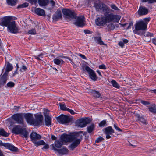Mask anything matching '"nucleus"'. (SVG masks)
I'll list each match as a JSON object with an SVG mask.
<instances>
[{
  "label": "nucleus",
  "instance_id": "a878e982",
  "mask_svg": "<svg viewBox=\"0 0 156 156\" xmlns=\"http://www.w3.org/2000/svg\"><path fill=\"white\" fill-rule=\"evenodd\" d=\"M45 117V125L48 126L51 125V117L45 112L44 113Z\"/></svg>",
  "mask_w": 156,
  "mask_h": 156
},
{
  "label": "nucleus",
  "instance_id": "79ce46f5",
  "mask_svg": "<svg viewBox=\"0 0 156 156\" xmlns=\"http://www.w3.org/2000/svg\"><path fill=\"white\" fill-rule=\"evenodd\" d=\"M60 108L61 110L64 111H67V108L65 104H62L61 103L59 104Z\"/></svg>",
  "mask_w": 156,
  "mask_h": 156
},
{
  "label": "nucleus",
  "instance_id": "c85d7f7f",
  "mask_svg": "<svg viewBox=\"0 0 156 156\" xmlns=\"http://www.w3.org/2000/svg\"><path fill=\"white\" fill-rule=\"evenodd\" d=\"M13 68V67L12 64L8 62L5 68V71L4 73L8 75L9 72L11 71Z\"/></svg>",
  "mask_w": 156,
  "mask_h": 156
},
{
  "label": "nucleus",
  "instance_id": "ddd939ff",
  "mask_svg": "<svg viewBox=\"0 0 156 156\" xmlns=\"http://www.w3.org/2000/svg\"><path fill=\"white\" fill-rule=\"evenodd\" d=\"M7 27L9 31L12 33H16L19 30L18 28L16 26L14 21H12Z\"/></svg>",
  "mask_w": 156,
  "mask_h": 156
},
{
  "label": "nucleus",
  "instance_id": "a19ab883",
  "mask_svg": "<svg viewBox=\"0 0 156 156\" xmlns=\"http://www.w3.org/2000/svg\"><path fill=\"white\" fill-rule=\"evenodd\" d=\"M51 68L48 70V72L50 74L55 73L57 71V69L55 68L52 67L51 66H50Z\"/></svg>",
  "mask_w": 156,
  "mask_h": 156
},
{
  "label": "nucleus",
  "instance_id": "e2e57ef3",
  "mask_svg": "<svg viewBox=\"0 0 156 156\" xmlns=\"http://www.w3.org/2000/svg\"><path fill=\"white\" fill-rule=\"evenodd\" d=\"M143 2H148L149 3L151 4L152 0H141Z\"/></svg>",
  "mask_w": 156,
  "mask_h": 156
},
{
  "label": "nucleus",
  "instance_id": "6ab92c4d",
  "mask_svg": "<svg viewBox=\"0 0 156 156\" xmlns=\"http://www.w3.org/2000/svg\"><path fill=\"white\" fill-rule=\"evenodd\" d=\"M61 140L63 143H66L72 141L71 135L66 134H62L60 137Z\"/></svg>",
  "mask_w": 156,
  "mask_h": 156
},
{
  "label": "nucleus",
  "instance_id": "58836bf2",
  "mask_svg": "<svg viewBox=\"0 0 156 156\" xmlns=\"http://www.w3.org/2000/svg\"><path fill=\"white\" fill-rule=\"evenodd\" d=\"M115 28L114 24L112 23H110L108 24L107 26V29L108 30H113Z\"/></svg>",
  "mask_w": 156,
  "mask_h": 156
},
{
  "label": "nucleus",
  "instance_id": "7ed1b4c3",
  "mask_svg": "<svg viewBox=\"0 0 156 156\" xmlns=\"http://www.w3.org/2000/svg\"><path fill=\"white\" fill-rule=\"evenodd\" d=\"M12 132L15 134H22L26 138L28 136V133L25 128H23L21 126L17 125L15 126L12 130Z\"/></svg>",
  "mask_w": 156,
  "mask_h": 156
},
{
  "label": "nucleus",
  "instance_id": "864d4df0",
  "mask_svg": "<svg viewBox=\"0 0 156 156\" xmlns=\"http://www.w3.org/2000/svg\"><path fill=\"white\" fill-rule=\"evenodd\" d=\"M27 69V67L24 65H23L22 67L20 68V70L23 72V71H26Z\"/></svg>",
  "mask_w": 156,
  "mask_h": 156
},
{
  "label": "nucleus",
  "instance_id": "bf43d9fd",
  "mask_svg": "<svg viewBox=\"0 0 156 156\" xmlns=\"http://www.w3.org/2000/svg\"><path fill=\"white\" fill-rule=\"evenodd\" d=\"M99 68L101 69H106V68L105 65L102 64L99 66Z\"/></svg>",
  "mask_w": 156,
  "mask_h": 156
},
{
  "label": "nucleus",
  "instance_id": "338daca9",
  "mask_svg": "<svg viewBox=\"0 0 156 156\" xmlns=\"http://www.w3.org/2000/svg\"><path fill=\"white\" fill-rule=\"evenodd\" d=\"M119 45L121 47H123L124 45V43L123 42L120 41L119 43Z\"/></svg>",
  "mask_w": 156,
  "mask_h": 156
},
{
  "label": "nucleus",
  "instance_id": "052dcab7",
  "mask_svg": "<svg viewBox=\"0 0 156 156\" xmlns=\"http://www.w3.org/2000/svg\"><path fill=\"white\" fill-rule=\"evenodd\" d=\"M67 111L69 112L72 115L74 114L75 113L73 110L70 109L69 108L67 109Z\"/></svg>",
  "mask_w": 156,
  "mask_h": 156
},
{
  "label": "nucleus",
  "instance_id": "2eb2a0df",
  "mask_svg": "<svg viewBox=\"0 0 156 156\" xmlns=\"http://www.w3.org/2000/svg\"><path fill=\"white\" fill-rule=\"evenodd\" d=\"M76 19L74 23V24L76 26L79 27H82L84 25V17L83 16L76 17Z\"/></svg>",
  "mask_w": 156,
  "mask_h": 156
},
{
  "label": "nucleus",
  "instance_id": "ea45409f",
  "mask_svg": "<svg viewBox=\"0 0 156 156\" xmlns=\"http://www.w3.org/2000/svg\"><path fill=\"white\" fill-rule=\"evenodd\" d=\"M44 55L43 53H41L38 56H34L35 58L38 60H42L43 58V55Z\"/></svg>",
  "mask_w": 156,
  "mask_h": 156
},
{
  "label": "nucleus",
  "instance_id": "6e6552de",
  "mask_svg": "<svg viewBox=\"0 0 156 156\" xmlns=\"http://www.w3.org/2000/svg\"><path fill=\"white\" fill-rule=\"evenodd\" d=\"M91 120L88 118H81L77 120L76 125L81 128L85 127L87 124L90 123Z\"/></svg>",
  "mask_w": 156,
  "mask_h": 156
},
{
  "label": "nucleus",
  "instance_id": "aec40b11",
  "mask_svg": "<svg viewBox=\"0 0 156 156\" xmlns=\"http://www.w3.org/2000/svg\"><path fill=\"white\" fill-rule=\"evenodd\" d=\"M83 131H80L78 132H76L73 135H72L71 137L72 139V141L76 140V139H82L83 138V135H80V133H82Z\"/></svg>",
  "mask_w": 156,
  "mask_h": 156
},
{
  "label": "nucleus",
  "instance_id": "f704fd0d",
  "mask_svg": "<svg viewBox=\"0 0 156 156\" xmlns=\"http://www.w3.org/2000/svg\"><path fill=\"white\" fill-rule=\"evenodd\" d=\"M33 143L36 147L41 145H44L45 144V143L44 141L42 140H41L39 141L37 140Z\"/></svg>",
  "mask_w": 156,
  "mask_h": 156
},
{
  "label": "nucleus",
  "instance_id": "72a5a7b5",
  "mask_svg": "<svg viewBox=\"0 0 156 156\" xmlns=\"http://www.w3.org/2000/svg\"><path fill=\"white\" fill-rule=\"evenodd\" d=\"M95 128V125L93 123L87 127V131L88 133H90L94 130Z\"/></svg>",
  "mask_w": 156,
  "mask_h": 156
},
{
  "label": "nucleus",
  "instance_id": "dca6fc26",
  "mask_svg": "<svg viewBox=\"0 0 156 156\" xmlns=\"http://www.w3.org/2000/svg\"><path fill=\"white\" fill-rule=\"evenodd\" d=\"M52 147V149L54 150L56 152H58L59 154L62 155L66 154L68 152V149L66 148L63 147L61 149H57L54 147V144H52L51 145Z\"/></svg>",
  "mask_w": 156,
  "mask_h": 156
},
{
  "label": "nucleus",
  "instance_id": "1a4fd4ad",
  "mask_svg": "<svg viewBox=\"0 0 156 156\" xmlns=\"http://www.w3.org/2000/svg\"><path fill=\"white\" fill-rule=\"evenodd\" d=\"M94 6L97 11H99L100 10H101L103 12H104L109 7L100 1L95 2Z\"/></svg>",
  "mask_w": 156,
  "mask_h": 156
},
{
  "label": "nucleus",
  "instance_id": "a211bd4d",
  "mask_svg": "<svg viewBox=\"0 0 156 156\" xmlns=\"http://www.w3.org/2000/svg\"><path fill=\"white\" fill-rule=\"evenodd\" d=\"M23 115L27 122L30 125H33L34 119L33 114L28 113L23 114Z\"/></svg>",
  "mask_w": 156,
  "mask_h": 156
},
{
  "label": "nucleus",
  "instance_id": "c756f323",
  "mask_svg": "<svg viewBox=\"0 0 156 156\" xmlns=\"http://www.w3.org/2000/svg\"><path fill=\"white\" fill-rule=\"evenodd\" d=\"M38 3L41 6H45L48 5L49 0H38Z\"/></svg>",
  "mask_w": 156,
  "mask_h": 156
},
{
  "label": "nucleus",
  "instance_id": "412c9836",
  "mask_svg": "<svg viewBox=\"0 0 156 156\" xmlns=\"http://www.w3.org/2000/svg\"><path fill=\"white\" fill-rule=\"evenodd\" d=\"M96 24L99 26H102L104 25L107 23L105 18L104 17L101 18H97L95 20Z\"/></svg>",
  "mask_w": 156,
  "mask_h": 156
},
{
  "label": "nucleus",
  "instance_id": "3c124183",
  "mask_svg": "<svg viewBox=\"0 0 156 156\" xmlns=\"http://www.w3.org/2000/svg\"><path fill=\"white\" fill-rule=\"evenodd\" d=\"M104 139L101 136H100V137L97 138L95 140V142L97 143H98L101 142L102 141L104 140Z\"/></svg>",
  "mask_w": 156,
  "mask_h": 156
},
{
  "label": "nucleus",
  "instance_id": "f3484780",
  "mask_svg": "<svg viewBox=\"0 0 156 156\" xmlns=\"http://www.w3.org/2000/svg\"><path fill=\"white\" fill-rule=\"evenodd\" d=\"M62 17L61 11L58 9L53 15V20L54 21H56L59 20H62Z\"/></svg>",
  "mask_w": 156,
  "mask_h": 156
},
{
  "label": "nucleus",
  "instance_id": "4d7b16f0",
  "mask_svg": "<svg viewBox=\"0 0 156 156\" xmlns=\"http://www.w3.org/2000/svg\"><path fill=\"white\" fill-rule=\"evenodd\" d=\"M28 2L29 3H31L32 4H35L37 0H27Z\"/></svg>",
  "mask_w": 156,
  "mask_h": 156
},
{
  "label": "nucleus",
  "instance_id": "6e6d98bb",
  "mask_svg": "<svg viewBox=\"0 0 156 156\" xmlns=\"http://www.w3.org/2000/svg\"><path fill=\"white\" fill-rule=\"evenodd\" d=\"M141 103L143 105H147L150 104V103L149 102L146 101H145L141 100Z\"/></svg>",
  "mask_w": 156,
  "mask_h": 156
},
{
  "label": "nucleus",
  "instance_id": "0eeeda50",
  "mask_svg": "<svg viewBox=\"0 0 156 156\" xmlns=\"http://www.w3.org/2000/svg\"><path fill=\"white\" fill-rule=\"evenodd\" d=\"M34 116L35 119H34L33 125L37 126L42 125L44 118L43 115L39 114H36L34 115Z\"/></svg>",
  "mask_w": 156,
  "mask_h": 156
},
{
  "label": "nucleus",
  "instance_id": "473e14b6",
  "mask_svg": "<svg viewBox=\"0 0 156 156\" xmlns=\"http://www.w3.org/2000/svg\"><path fill=\"white\" fill-rule=\"evenodd\" d=\"M95 41L100 45H105V44L102 41L101 37H94Z\"/></svg>",
  "mask_w": 156,
  "mask_h": 156
},
{
  "label": "nucleus",
  "instance_id": "69168bd1",
  "mask_svg": "<svg viewBox=\"0 0 156 156\" xmlns=\"http://www.w3.org/2000/svg\"><path fill=\"white\" fill-rule=\"evenodd\" d=\"M133 26V23L131 22L129 23V25L127 28V29H128L131 28V27Z\"/></svg>",
  "mask_w": 156,
  "mask_h": 156
},
{
  "label": "nucleus",
  "instance_id": "680f3d73",
  "mask_svg": "<svg viewBox=\"0 0 156 156\" xmlns=\"http://www.w3.org/2000/svg\"><path fill=\"white\" fill-rule=\"evenodd\" d=\"M78 55L84 59H87L86 57L83 55H82L81 54H79Z\"/></svg>",
  "mask_w": 156,
  "mask_h": 156
},
{
  "label": "nucleus",
  "instance_id": "5fc2aeb1",
  "mask_svg": "<svg viewBox=\"0 0 156 156\" xmlns=\"http://www.w3.org/2000/svg\"><path fill=\"white\" fill-rule=\"evenodd\" d=\"M153 35L154 34L153 33H151L149 32H147L145 36L147 37H151L153 36Z\"/></svg>",
  "mask_w": 156,
  "mask_h": 156
},
{
  "label": "nucleus",
  "instance_id": "4c0bfd02",
  "mask_svg": "<svg viewBox=\"0 0 156 156\" xmlns=\"http://www.w3.org/2000/svg\"><path fill=\"white\" fill-rule=\"evenodd\" d=\"M111 82L112 84L114 87L117 88H119L120 86L116 81L113 80L111 81Z\"/></svg>",
  "mask_w": 156,
  "mask_h": 156
},
{
  "label": "nucleus",
  "instance_id": "f8f14e48",
  "mask_svg": "<svg viewBox=\"0 0 156 156\" xmlns=\"http://www.w3.org/2000/svg\"><path fill=\"white\" fill-rule=\"evenodd\" d=\"M3 146L6 148L10 150L13 152H16L18 151L17 148L15 147L11 144L9 143H3L0 140V146Z\"/></svg>",
  "mask_w": 156,
  "mask_h": 156
},
{
  "label": "nucleus",
  "instance_id": "2f4dec72",
  "mask_svg": "<svg viewBox=\"0 0 156 156\" xmlns=\"http://www.w3.org/2000/svg\"><path fill=\"white\" fill-rule=\"evenodd\" d=\"M91 94L92 96L95 98H98L101 96V94L100 93L97 91L96 90H92L91 92Z\"/></svg>",
  "mask_w": 156,
  "mask_h": 156
},
{
  "label": "nucleus",
  "instance_id": "393cba45",
  "mask_svg": "<svg viewBox=\"0 0 156 156\" xmlns=\"http://www.w3.org/2000/svg\"><path fill=\"white\" fill-rule=\"evenodd\" d=\"M8 75L5 73L2 76H0V85L3 86L6 83L7 80Z\"/></svg>",
  "mask_w": 156,
  "mask_h": 156
},
{
  "label": "nucleus",
  "instance_id": "0e129e2a",
  "mask_svg": "<svg viewBox=\"0 0 156 156\" xmlns=\"http://www.w3.org/2000/svg\"><path fill=\"white\" fill-rule=\"evenodd\" d=\"M84 32L86 34H90L91 33V32L88 30H84Z\"/></svg>",
  "mask_w": 156,
  "mask_h": 156
},
{
  "label": "nucleus",
  "instance_id": "5701e85b",
  "mask_svg": "<svg viewBox=\"0 0 156 156\" xmlns=\"http://www.w3.org/2000/svg\"><path fill=\"white\" fill-rule=\"evenodd\" d=\"M30 137L33 143L38 140L40 139L41 136L35 132H32L30 135Z\"/></svg>",
  "mask_w": 156,
  "mask_h": 156
},
{
  "label": "nucleus",
  "instance_id": "b1692460",
  "mask_svg": "<svg viewBox=\"0 0 156 156\" xmlns=\"http://www.w3.org/2000/svg\"><path fill=\"white\" fill-rule=\"evenodd\" d=\"M135 116L138 121L144 124H147V120L145 119L144 116L138 114H136L135 115Z\"/></svg>",
  "mask_w": 156,
  "mask_h": 156
},
{
  "label": "nucleus",
  "instance_id": "423d86ee",
  "mask_svg": "<svg viewBox=\"0 0 156 156\" xmlns=\"http://www.w3.org/2000/svg\"><path fill=\"white\" fill-rule=\"evenodd\" d=\"M23 114L17 113L13 115L12 118L16 122V123L23 124Z\"/></svg>",
  "mask_w": 156,
  "mask_h": 156
},
{
  "label": "nucleus",
  "instance_id": "9d476101",
  "mask_svg": "<svg viewBox=\"0 0 156 156\" xmlns=\"http://www.w3.org/2000/svg\"><path fill=\"white\" fill-rule=\"evenodd\" d=\"M85 69L87 71L89 74V77L94 81H96L98 79L96 74L93 70L88 66H86Z\"/></svg>",
  "mask_w": 156,
  "mask_h": 156
},
{
  "label": "nucleus",
  "instance_id": "cd10ccee",
  "mask_svg": "<svg viewBox=\"0 0 156 156\" xmlns=\"http://www.w3.org/2000/svg\"><path fill=\"white\" fill-rule=\"evenodd\" d=\"M34 11L35 13L39 16H45L44 10L40 8L35 9Z\"/></svg>",
  "mask_w": 156,
  "mask_h": 156
},
{
  "label": "nucleus",
  "instance_id": "c9c22d12",
  "mask_svg": "<svg viewBox=\"0 0 156 156\" xmlns=\"http://www.w3.org/2000/svg\"><path fill=\"white\" fill-rule=\"evenodd\" d=\"M17 0H6L7 3L9 5L14 6L16 5Z\"/></svg>",
  "mask_w": 156,
  "mask_h": 156
},
{
  "label": "nucleus",
  "instance_id": "4468645a",
  "mask_svg": "<svg viewBox=\"0 0 156 156\" xmlns=\"http://www.w3.org/2000/svg\"><path fill=\"white\" fill-rule=\"evenodd\" d=\"M103 133L106 135V137L107 139L111 138L110 135L114 133V131L111 126H109L104 128L103 129Z\"/></svg>",
  "mask_w": 156,
  "mask_h": 156
},
{
  "label": "nucleus",
  "instance_id": "4be33fe9",
  "mask_svg": "<svg viewBox=\"0 0 156 156\" xmlns=\"http://www.w3.org/2000/svg\"><path fill=\"white\" fill-rule=\"evenodd\" d=\"M148 12V9L143 6H140L138 11V14L140 16L146 15Z\"/></svg>",
  "mask_w": 156,
  "mask_h": 156
},
{
  "label": "nucleus",
  "instance_id": "37998d69",
  "mask_svg": "<svg viewBox=\"0 0 156 156\" xmlns=\"http://www.w3.org/2000/svg\"><path fill=\"white\" fill-rule=\"evenodd\" d=\"M28 5V3L25 2L23 4L19 5L18 7V8H26L27 7Z\"/></svg>",
  "mask_w": 156,
  "mask_h": 156
},
{
  "label": "nucleus",
  "instance_id": "9b49d317",
  "mask_svg": "<svg viewBox=\"0 0 156 156\" xmlns=\"http://www.w3.org/2000/svg\"><path fill=\"white\" fill-rule=\"evenodd\" d=\"M12 17L6 16L0 19V25L2 26L7 27L12 21Z\"/></svg>",
  "mask_w": 156,
  "mask_h": 156
},
{
  "label": "nucleus",
  "instance_id": "39448f33",
  "mask_svg": "<svg viewBox=\"0 0 156 156\" xmlns=\"http://www.w3.org/2000/svg\"><path fill=\"white\" fill-rule=\"evenodd\" d=\"M56 119L58 122L62 124L71 122L72 121L71 118L63 114L57 117Z\"/></svg>",
  "mask_w": 156,
  "mask_h": 156
},
{
  "label": "nucleus",
  "instance_id": "c03bdc74",
  "mask_svg": "<svg viewBox=\"0 0 156 156\" xmlns=\"http://www.w3.org/2000/svg\"><path fill=\"white\" fill-rule=\"evenodd\" d=\"M149 110L152 113H156V107L152 106L148 108Z\"/></svg>",
  "mask_w": 156,
  "mask_h": 156
},
{
  "label": "nucleus",
  "instance_id": "774afa93",
  "mask_svg": "<svg viewBox=\"0 0 156 156\" xmlns=\"http://www.w3.org/2000/svg\"><path fill=\"white\" fill-rule=\"evenodd\" d=\"M152 41L154 44L156 45V38L152 39Z\"/></svg>",
  "mask_w": 156,
  "mask_h": 156
},
{
  "label": "nucleus",
  "instance_id": "8fccbe9b",
  "mask_svg": "<svg viewBox=\"0 0 156 156\" xmlns=\"http://www.w3.org/2000/svg\"><path fill=\"white\" fill-rule=\"evenodd\" d=\"M15 85L14 83L12 82H9L7 84V87H14Z\"/></svg>",
  "mask_w": 156,
  "mask_h": 156
},
{
  "label": "nucleus",
  "instance_id": "603ef678",
  "mask_svg": "<svg viewBox=\"0 0 156 156\" xmlns=\"http://www.w3.org/2000/svg\"><path fill=\"white\" fill-rule=\"evenodd\" d=\"M54 63L57 65H59L60 64V59L57 58H55L53 60Z\"/></svg>",
  "mask_w": 156,
  "mask_h": 156
},
{
  "label": "nucleus",
  "instance_id": "20e7f679",
  "mask_svg": "<svg viewBox=\"0 0 156 156\" xmlns=\"http://www.w3.org/2000/svg\"><path fill=\"white\" fill-rule=\"evenodd\" d=\"M62 12L65 17L68 18L76 19L77 15L74 10L68 9H63L62 10Z\"/></svg>",
  "mask_w": 156,
  "mask_h": 156
},
{
  "label": "nucleus",
  "instance_id": "de8ad7c7",
  "mask_svg": "<svg viewBox=\"0 0 156 156\" xmlns=\"http://www.w3.org/2000/svg\"><path fill=\"white\" fill-rule=\"evenodd\" d=\"M106 123V121L105 120H104L101 121L99 124V126L100 127L104 126Z\"/></svg>",
  "mask_w": 156,
  "mask_h": 156
},
{
  "label": "nucleus",
  "instance_id": "f03ea898",
  "mask_svg": "<svg viewBox=\"0 0 156 156\" xmlns=\"http://www.w3.org/2000/svg\"><path fill=\"white\" fill-rule=\"evenodd\" d=\"M147 23L143 21L137 22L135 26V29L133 30V33L140 35H143L144 34L143 32H140V30H146L147 27Z\"/></svg>",
  "mask_w": 156,
  "mask_h": 156
},
{
  "label": "nucleus",
  "instance_id": "f257e3e1",
  "mask_svg": "<svg viewBox=\"0 0 156 156\" xmlns=\"http://www.w3.org/2000/svg\"><path fill=\"white\" fill-rule=\"evenodd\" d=\"M113 11L111 9L108 7L104 12V15L105 16L104 17L107 22H109L112 21L118 22L120 20L119 16L117 15L113 14L111 12H113Z\"/></svg>",
  "mask_w": 156,
  "mask_h": 156
},
{
  "label": "nucleus",
  "instance_id": "bb28decb",
  "mask_svg": "<svg viewBox=\"0 0 156 156\" xmlns=\"http://www.w3.org/2000/svg\"><path fill=\"white\" fill-rule=\"evenodd\" d=\"M74 141L69 146V148H70L72 150H73L76 147L80 142V139H76V140Z\"/></svg>",
  "mask_w": 156,
  "mask_h": 156
},
{
  "label": "nucleus",
  "instance_id": "e433bc0d",
  "mask_svg": "<svg viewBox=\"0 0 156 156\" xmlns=\"http://www.w3.org/2000/svg\"><path fill=\"white\" fill-rule=\"evenodd\" d=\"M0 135L7 137L9 135V134L5 132L3 129L0 128Z\"/></svg>",
  "mask_w": 156,
  "mask_h": 156
},
{
  "label": "nucleus",
  "instance_id": "a18cd8bd",
  "mask_svg": "<svg viewBox=\"0 0 156 156\" xmlns=\"http://www.w3.org/2000/svg\"><path fill=\"white\" fill-rule=\"evenodd\" d=\"M111 8L115 11H119V9L114 4L112 3L109 5Z\"/></svg>",
  "mask_w": 156,
  "mask_h": 156
},
{
  "label": "nucleus",
  "instance_id": "13d9d810",
  "mask_svg": "<svg viewBox=\"0 0 156 156\" xmlns=\"http://www.w3.org/2000/svg\"><path fill=\"white\" fill-rule=\"evenodd\" d=\"M114 126L116 130H118L120 132H122V130L121 129H120V128L118 127L115 124H114Z\"/></svg>",
  "mask_w": 156,
  "mask_h": 156
},
{
  "label": "nucleus",
  "instance_id": "7c9ffc66",
  "mask_svg": "<svg viewBox=\"0 0 156 156\" xmlns=\"http://www.w3.org/2000/svg\"><path fill=\"white\" fill-rule=\"evenodd\" d=\"M63 143L61 140H58L55 141L54 144H54V147L55 148H60L63 144Z\"/></svg>",
  "mask_w": 156,
  "mask_h": 156
},
{
  "label": "nucleus",
  "instance_id": "49530a36",
  "mask_svg": "<svg viewBox=\"0 0 156 156\" xmlns=\"http://www.w3.org/2000/svg\"><path fill=\"white\" fill-rule=\"evenodd\" d=\"M28 34H36V30L35 29H33L29 30Z\"/></svg>",
  "mask_w": 156,
  "mask_h": 156
},
{
  "label": "nucleus",
  "instance_id": "09e8293b",
  "mask_svg": "<svg viewBox=\"0 0 156 156\" xmlns=\"http://www.w3.org/2000/svg\"><path fill=\"white\" fill-rule=\"evenodd\" d=\"M50 3L51 5V6L48 9L51 10H52L53 8L54 7L55 5V3L53 0H51L50 2Z\"/></svg>",
  "mask_w": 156,
  "mask_h": 156
}]
</instances>
